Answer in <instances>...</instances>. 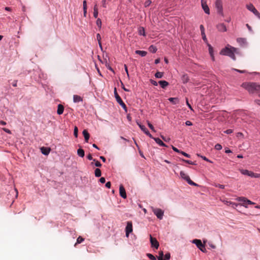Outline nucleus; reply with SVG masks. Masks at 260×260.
<instances>
[{
  "label": "nucleus",
  "mask_w": 260,
  "mask_h": 260,
  "mask_svg": "<svg viewBox=\"0 0 260 260\" xmlns=\"http://www.w3.org/2000/svg\"><path fill=\"white\" fill-rule=\"evenodd\" d=\"M217 29L219 31L224 32L226 31V27L223 23H220L217 26Z\"/></svg>",
  "instance_id": "13"
},
{
  "label": "nucleus",
  "mask_w": 260,
  "mask_h": 260,
  "mask_svg": "<svg viewBox=\"0 0 260 260\" xmlns=\"http://www.w3.org/2000/svg\"><path fill=\"white\" fill-rule=\"evenodd\" d=\"M155 142L161 146L166 147V145L159 138H153Z\"/></svg>",
  "instance_id": "20"
},
{
  "label": "nucleus",
  "mask_w": 260,
  "mask_h": 260,
  "mask_svg": "<svg viewBox=\"0 0 260 260\" xmlns=\"http://www.w3.org/2000/svg\"><path fill=\"white\" fill-rule=\"evenodd\" d=\"M133 231V224L132 221H128L125 228L126 236L128 237L129 233Z\"/></svg>",
  "instance_id": "8"
},
{
  "label": "nucleus",
  "mask_w": 260,
  "mask_h": 260,
  "mask_svg": "<svg viewBox=\"0 0 260 260\" xmlns=\"http://www.w3.org/2000/svg\"><path fill=\"white\" fill-rule=\"evenodd\" d=\"M96 25L98 26V27L99 28L101 27V26H102V21H101V20L100 18H98L96 20Z\"/></svg>",
  "instance_id": "36"
},
{
  "label": "nucleus",
  "mask_w": 260,
  "mask_h": 260,
  "mask_svg": "<svg viewBox=\"0 0 260 260\" xmlns=\"http://www.w3.org/2000/svg\"><path fill=\"white\" fill-rule=\"evenodd\" d=\"M170 257H171L170 253L168 252L165 254L164 259L166 260H169V259H170Z\"/></svg>",
  "instance_id": "45"
},
{
  "label": "nucleus",
  "mask_w": 260,
  "mask_h": 260,
  "mask_svg": "<svg viewBox=\"0 0 260 260\" xmlns=\"http://www.w3.org/2000/svg\"><path fill=\"white\" fill-rule=\"evenodd\" d=\"M217 13L223 15L222 2L221 0H216L215 3Z\"/></svg>",
  "instance_id": "6"
},
{
  "label": "nucleus",
  "mask_w": 260,
  "mask_h": 260,
  "mask_svg": "<svg viewBox=\"0 0 260 260\" xmlns=\"http://www.w3.org/2000/svg\"><path fill=\"white\" fill-rule=\"evenodd\" d=\"M181 177L186 180L187 183L191 185L197 186L198 185L196 183L193 182L189 178V177L183 171H181L180 173Z\"/></svg>",
  "instance_id": "3"
},
{
  "label": "nucleus",
  "mask_w": 260,
  "mask_h": 260,
  "mask_svg": "<svg viewBox=\"0 0 260 260\" xmlns=\"http://www.w3.org/2000/svg\"><path fill=\"white\" fill-rule=\"evenodd\" d=\"M78 127L77 126H75L74 129V135L76 138L78 137Z\"/></svg>",
  "instance_id": "38"
},
{
  "label": "nucleus",
  "mask_w": 260,
  "mask_h": 260,
  "mask_svg": "<svg viewBox=\"0 0 260 260\" xmlns=\"http://www.w3.org/2000/svg\"><path fill=\"white\" fill-rule=\"evenodd\" d=\"M168 100L170 102L175 105L179 102L178 99L177 98H170Z\"/></svg>",
  "instance_id": "24"
},
{
  "label": "nucleus",
  "mask_w": 260,
  "mask_h": 260,
  "mask_svg": "<svg viewBox=\"0 0 260 260\" xmlns=\"http://www.w3.org/2000/svg\"><path fill=\"white\" fill-rule=\"evenodd\" d=\"M240 200H244V201H246V204H250V202L251 201H250L249 200H248L246 198H242L241 199H240Z\"/></svg>",
  "instance_id": "54"
},
{
  "label": "nucleus",
  "mask_w": 260,
  "mask_h": 260,
  "mask_svg": "<svg viewBox=\"0 0 260 260\" xmlns=\"http://www.w3.org/2000/svg\"><path fill=\"white\" fill-rule=\"evenodd\" d=\"M138 33L140 35L145 36V29L143 27H140L138 29Z\"/></svg>",
  "instance_id": "25"
},
{
  "label": "nucleus",
  "mask_w": 260,
  "mask_h": 260,
  "mask_svg": "<svg viewBox=\"0 0 260 260\" xmlns=\"http://www.w3.org/2000/svg\"><path fill=\"white\" fill-rule=\"evenodd\" d=\"M150 240L151 246L155 248L156 249H157L159 247V243L157 241L156 239L155 238H153L150 235Z\"/></svg>",
  "instance_id": "10"
},
{
  "label": "nucleus",
  "mask_w": 260,
  "mask_h": 260,
  "mask_svg": "<svg viewBox=\"0 0 260 260\" xmlns=\"http://www.w3.org/2000/svg\"><path fill=\"white\" fill-rule=\"evenodd\" d=\"M234 70L237 72L240 73H245L246 72V71L245 70H239L235 69Z\"/></svg>",
  "instance_id": "62"
},
{
  "label": "nucleus",
  "mask_w": 260,
  "mask_h": 260,
  "mask_svg": "<svg viewBox=\"0 0 260 260\" xmlns=\"http://www.w3.org/2000/svg\"><path fill=\"white\" fill-rule=\"evenodd\" d=\"M3 130L4 131H5V132H6L8 134H11V132L10 130H9V129L8 128H3Z\"/></svg>",
  "instance_id": "57"
},
{
  "label": "nucleus",
  "mask_w": 260,
  "mask_h": 260,
  "mask_svg": "<svg viewBox=\"0 0 260 260\" xmlns=\"http://www.w3.org/2000/svg\"><path fill=\"white\" fill-rule=\"evenodd\" d=\"M198 156H200L201 157V158H202L204 160L207 161H208V162H212L211 161H210L209 159H208L207 157H206L205 156H202V155H200V154H197Z\"/></svg>",
  "instance_id": "47"
},
{
  "label": "nucleus",
  "mask_w": 260,
  "mask_h": 260,
  "mask_svg": "<svg viewBox=\"0 0 260 260\" xmlns=\"http://www.w3.org/2000/svg\"><path fill=\"white\" fill-rule=\"evenodd\" d=\"M201 35H202V38H203V40L207 44L208 43L207 39L206 37L205 33L204 32V34H201Z\"/></svg>",
  "instance_id": "48"
},
{
  "label": "nucleus",
  "mask_w": 260,
  "mask_h": 260,
  "mask_svg": "<svg viewBox=\"0 0 260 260\" xmlns=\"http://www.w3.org/2000/svg\"><path fill=\"white\" fill-rule=\"evenodd\" d=\"M158 83L162 88H165L169 85V83L164 80L159 81Z\"/></svg>",
  "instance_id": "19"
},
{
  "label": "nucleus",
  "mask_w": 260,
  "mask_h": 260,
  "mask_svg": "<svg viewBox=\"0 0 260 260\" xmlns=\"http://www.w3.org/2000/svg\"><path fill=\"white\" fill-rule=\"evenodd\" d=\"M193 243L195 244L199 249L203 252H206L207 250L205 246L202 243L201 240L194 239L192 241Z\"/></svg>",
  "instance_id": "5"
},
{
  "label": "nucleus",
  "mask_w": 260,
  "mask_h": 260,
  "mask_svg": "<svg viewBox=\"0 0 260 260\" xmlns=\"http://www.w3.org/2000/svg\"><path fill=\"white\" fill-rule=\"evenodd\" d=\"M240 172L243 175H247L250 177H252V172H251V171H249L247 170L242 169V170H240Z\"/></svg>",
  "instance_id": "14"
},
{
  "label": "nucleus",
  "mask_w": 260,
  "mask_h": 260,
  "mask_svg": "<svg viewBox=\"0 0 260 260\" xmlns=\"http://www.w3.org/2000/svg\"><path fill=\"white\" fill-rule=\"evenodd\" d=\"M148 125L149 127L153 131L155 132L154 126L149 121H147Z\"/></svg>",
  "instance_id": "40"
},
{
  "label": "nucleus",
  "mask_w": 260,
  "mask_h": 260,
  "mask_svg": "<svg viewBox=\"0 0 260 260\" xmlns=\"http://www.w3.org/2000/svg\"><path fill=\"white\" fill-rule=\"evenodd\" d=\"M100 181L102 183H104L106 182L105 178L104 177H101L100 179Z\"/></svg>",
  "instance_id": "59"
},
{
  "label": "nucleus",
  "mask_w": 260,
  "mask_h": 260,
  "mask_svg": "<svg viewBox=\"0 0 260 260\" xmlns=\"http://www.w3.org/2000/svg\"><path fill=\"white\" fill-rule=\"evenodd\" d=\"M182 80L183 83H186L189 81V77L187 75H183L182 76Z\"/></svg>",
  "instance_id": "27"
},
{
  "label": "nucleus",
  "mask_w": 260,
  "mask_h": 260,
  "mask_svg": "<svg viewBox=\"0 0 260 260\" xmlns=\"http://www.w3.org/2000/svg\"><path fill=\"white\" fill-rule=\"evenodd\" d=\"M42 153L44 155H48L50 151V149L43 147L41 148Z\"/></svg>",
  "instance_id": "18"
},
{
  "label": "nucleus",
  "mask_w": 260,
  "mask_h": 260,
  "mask_svg": "<svg viewBox=\"0 0 260 260\" xmlns=\"http://www.w3.org/2000/svg\"><path fill=\"white\" fill-rule=\"evenodd\" d=\"M119 194L120 196L123 199L126 198V193L123 186L121 184L119 186Z\"/></svg>",
  "instance_id": "11"
},
{
  "label": "nucleus",
  "mask_w": 260,
  "mask_h": 260,
  "mask_svg": "<svg viewBox=\"0 0 260 260\" xmlns=\"http://www.w3.org/2000/svg\"><path fill=\"white\" fill-rule=\"evenodd\" d=\"M246 8H247V9L249 11H251V12H252V10H253L254 9H255V8L254 7V6L253 5V4H248V5H246Z\"/></svg>",
  "instance_id": "30"
},
{
  "label": "nucleus",
  "mask_w": 260,
  "mask_h": 260,
  "mask_svg": "<svg viewBox=\"0 0 260 260\" xmlns=\"http://www.w3.org/2000/svg\"><path fill=\"white\" fill-rule=\"evenodd\" d=\"M96 39L98 41V43H99V44L100 45V46L101 47H102V44H101V36L99 34H98L96 35Z\"/></svg>",
  "instance_id": "35"
},
{
  "label": "nucleus",
  "mask_w": 260,
  "mask_h": 260,
  "mask_svg": "<svg viewBox=\"0 0 260 260\" xmlns=\"http://www.w3.org/2000/svg\"><path fill=\"white\" fill-rule=\"evenodd\" d=\"M164 255L163 251H159V255H158V257H164Z\"/></svg>",
  "instance_id": "61"
},
{
  "label": "nucleus",
  "mask_w": 260,
  "mask_h": 260,
  "mask_svg": "<svg viewBox=\"0 0 260 260\" xmlns=\"http://www.w3.org/2000/svg\"><path fill=\"white\" fill-rule=\"evenodd\" d=\"M135 53L136 54H139L141 56H145L147 54V52L145 51L136 50Z\"/></svg>",
  "instance_id": "23"
},
{
  "label": "nucleus",
  "mask_w": 260,
  "mask_h": 260,
  "mask_svg": "<svg viewBox=\"0 0 260 260\" xmlns=\"http://www.w3.org/2000/svg\"><path fill=\"white\" fill-rule=\"evenodd\" d=\"M98 16V10H93V17L96 18Z\"/></svg>",
  "instance_id": "51"
},
{
  "label": "nucleus",
  "mask_w": 260,
  "mask_h": 260,
  "mask_svg": "<svg viewBox=\"0 0 260 260\" xmlns=\"http://www.w3.org/2000/svg\"><path fill=\"white\" fill-rule=\"evenodd\" d=\"M84 238L82 237L79 236L77 239V242L75 243V246H76L77 244H80L82 243L84 241Z\"/></svg>",
  "instance_id": "32"
},
{
  "label": "nucleus",
  "mask_w": 260,
  "mask_h": 260,
  "mask_svg": "<svg viewBox=\"0 0 260 260\" xmlns=\"http://www.w3.org/2000/svg\"><path fill=\"white\" fill-rule=\"evenodd\" d=\"M95 176L96 177H99L101 176V171L100 169H96L94 171Z\"/></svg>",
  "instance_id": "29"
},
{
  "label": "nucleus",
  "mask_w": 260,
  "mask_h": 260,
  "mask_svg": "<svg viewBox=\"0 0 260 260\" xmlns=\"http://www.w3.org/2000/svg\"><path fill=\"white\" fill-rule=\"evenodd\" d=\"M242 198H245V197H239L238 198H237V200L239 202H242V205L243 206H244L245 207H247L246 206H245V205L246 204V201H244V200H240V199H242Z\"/></svg>",
  "instance_id": "34"
},
{
  "label": "nucleus",
  "mask_w": 260,
  "mask_h": 260,
  "mask_svg": "<svg viewBox=\"0 0 260 260\" xmlns=\"http://www.w3.org/2000/svg\"><path fill=\"white\" fill-rule=\"evenodd\" d=\"M83 101L82 98L78 95H74L73 96V101L74 103H78L80 102H82Z\"/></svg>",
  "instance_id": "17"
},
{
  "label": "nucleus",
  "mask_w": 260,
  "mask_h": 260,
  "mask_svg": "<svg viewBox=\"0 0 260 260\" xmlns=\"http://www.w3.org/2000/svg\"><path fill=\"white\" fill-rule=\"evenodd\" d=\"M83 15L84 17L86 16L87 14V4L86 0H84L83 2Z\"/></svg>",
  "instance_id": "22"
},
{
  "label": "nucleus",
  "mask_w": 260,
  "mask_h": 260,
  "mask_svg": "<svg viewBox=\"0 0 260 260\" xmlns=\"http://www.w3.org/2000/svg\"><path fill=\"white\" fill-rule=\"evenodd\" d=\"M237 41L241 46L244 47L246 45V41L244 38H239L237 39Z\"/></svg>",
  "instance_id": "12"
},
{
  "label": "nucleus",
  "mask_w": 260,
  "mask_h": 260,
  "mask_svg": "<svg viewBox=\"0 0 260 260\" xmlns=\"http://www.w3.org/2000/svg\"><path fill=\"white\" fill-rule=\"evenodd\" d=\"M200 27L201 31V34H204V32H205L204 26L203 25H201Z\"/></svg>",
  "instance_id": "58"
},
{
  "label": "nucleus",
  "mask_w": 260,
  "mask_h": 260,
  "mask_svg": "<svg viewBox=\"0 0 260 260\" xmlns=\"http://www.w3.org/2000/svg\"><path fill=\"white\" fill-rule=\"evenodd\" d=\"M151 4V1L150 0H147L146 1H145V3H144V6L145 7H147L149 6Z\"/></svg>",
  "instance_id": "41"
},
{
  "label": "nucleus",
  "mask_w": 260,
  "mask_h": 260,
  "mask_svg": "<svg viewBox=\"0 0 260 260\" xmlns=\"http://www.w3.org/2000/svg\"><path fill=\"white\" fill-rule=\"evenodd\" d=\"M152 210L153 213L157 216V217L159 219H162L164 212L163 210L159 208H155L152 207Z\"/></svg>",
  "instance_id": "7"
},
{
  "label": "nucleus",
  "mask_w": 260,
  "mask_h": 260,
  "mask_svg": "<svg viewBox=\"0 0 260 260\" xmlns=\"http://www.w3.org/2000/svg\"><path fill=\"white\" fill-rule=\"evenodd\" d=\"M163 74L162 72H157L155 73V76L157 78H161L163 76Z\"/></svg>",
  "instance_id": "33"
},
{
  "label": "nucleus",
  "mask_w": 260,
  "mask_h": 260,
  "mask_svg": "<svg viewBox=\"0 0 260 260\" xmlns=\"http://www.w3.org/2000/svg\"><path fill=\"white\" fill-rule=\"evenodd\" d=\"M172 149L177 152V153H181V151H180L179 149H178L177 148H176L175 147H174V146H172Z\"/></svg>",
  "instance_id": "49"
},
{
  "label": "nucleus",
  "mask_w": 260,
  "mask_h": 260,
  "mask_svg": "<svg viewBox=\"0 0 260 260\" xmlns=\"http://www.w3.org/2000/svg\"><path fill=\"white\" fill-rule=\"evenodd\" d=\"M137 123L142 131H143V132L146 131L145 130L147 129V128L145 127L144 125H142L139 123Z\"/></svg>",
  "instance_id": "42"
},
{
  "label": "nucleus",
  "mask_w": 260,
  "mask_h": 260,
  "mask_svg": "<svg viewBox=\"0 0 260 260\" xmlns=\"http://www.w3.org/2000/svg\"><path fill=\"white\" fill-rule=\"evenodd\" d=\"M94 161H95V166L98 167H101L102 166V164L98 160H96L95 159H93Z\"/></svg>",
  "instance_id": "39"
},
{
  "label": "nucleus",
  "mask_w": 260,
  "mask_h": 260,
  "mask_svg": "<svg viewBox=\"0 0 260 260\" xmlns=\"http://www.w3.org/2000/svg\"><path fill=\"white\" fill-rule=\"evenodd\" d=\"M182 161H184V162H185L188 164H190V165H195V163L194 162H192L190 160H185V159H181Z\"/></svg>",
  "instance_id": "43"
},
{
  "label": "nucleus",
  "mask_w": 260,
  "mask_h": 260,
  "mask_svg": "<svg viewBox=\"0 0 260 260\" xmlns=\"http://www.w3.org/2000/svg\"><path fill=\"white\" fill-rule=\"evenodd\" d=\"M252 12L257 17V18L260 20V13L258 12V11L255 8L254 9Z\"/></svg>",
  "instance_id": "31"
},
{
  "label": "nucleus",
  "mask_w": 260,
  "mask_h": 260,
  "mask_svg": "<svg viewBox=\"0 0 260 260\" xmlns=\"http://www.w3.org/2000/svg\"><path fill=\"white\" fill-rule=\"evenodd\" d=\"M185 124H186V125L190 126V125H192V122H191V121H186L185 122Z\"/></svg>",
  "instance_id": "63"
},
{
  "label": "nucleus",
  "mask_w": 260,
  "mask_h": 260,
  "mask_svg": "<svg viewBox=\"0 0 260 260\" xmlns=\"http://www.w3.org/2000/svg\"><path fill=\"white\" fill-rule=\"evenodd\" d=\"M64 111V107L61 105L59 104L57 107V113L58 115H61L63 113Z\"/></svg>",
  "instance_id": "15"
},
{
  "label": "nucleus",
  "mask_w": 260,
  "mask_h": 260,
  "mask_svg": "<svg viewBox=\"0 0 260 260\" xmlns=\"http://www.w3.org/2000/svg\"><path fill=\"white\" fill-rule=\"evenodd\" d=\"M150 82L152 84H153V85L154 86H157V82L153 80H152L151 79L150 80Z\"/></svg>",
  "instance_id": "55"
},
{
  "label": "nucleus",
  "mask_w": 260,
  "mask_h": 260,
  "mask_svg": "<svg viewBox=\"0 0 260 260\" xmlns=\"http://www.w3.org/2000/svg\"><path fill=\"white\" fill-rule=\"evenodd\" d=\"M77 154L80 157H84V151L82 149H78L77 150Z\"/></svg>",
  "instance_id": "26"
},
{
  "label": "nucleus",
  "mask_w": 260,
  "mask_h": 260,
  "mask_svg": "<svg viewBox=\"0 0 260 260\" xmlns=\"http://www.w3.org/2000/svg\"><path fill=\"white\" fill-rule=\"evenodd\" d=\"M147 256L151 260H156L155 257L152 254L150 253H147Z\"/></svg>",
  "instance_id": "37"
},
{
  "label": "nucleus",
  "mask_w": 260,
  "mask_h": 260,
  "mask_svg": "<svg viewBox=\"0 0 260 260\" xmlns=\"http://www.w3.org/2000/svg\"><path fill=\"white\" fill-rule=\"evenodd\" d=\"M215 148L216 150H221L222 149V146H221V145L220 144H217L215 146Z\"/></svg>",
  "instance_id": "46"
},
{
  "label": "nucleus",
  "mask_w": 260,
  "mask_h": 260,
  "mask_svg": "<svg viewBox=\"0 0 260 260\" xmlns=\"http://www.w3.org/2000/svg\"><path fill=\"white\" fill-rule=\"evenodd\" d=\"M149 51L152 53H155L157 51V48L155 46L153 45H151L149 47Z\"/></svg>",
  "instance_id": "28"
},
{
  "label": "nucleus",
  "mask_w": 260,
  "mask_h": 260,
  "mask_svg": "<svg viewBox=\"0 0 260 260\" xmlns=\"http://www.w3.org/2000/svg\"><path fill=\"white\" fill-rule=\"evenodd\" d=\"M215 186L221 189H223L224 188V185L220 184H216Z\"/></svg>",
  "instance_id": "56"
},
{
  "label": "nucleus",
  "mask_w": 260,
  "mask_h": 260,
  "mask_svg": "<svg viewBox=\"0 0 260 260\" xmlns=\"http://www.w3.org/2000/svg\"><path fill=\"white\" fill-rule=\"evenodd\" d=\"M186 105H187V106L188 107V108L191 110H193L192 108V107L190 105V104L188 103V99L186 98Z\"/></svg>",
  "instance_id": "50"
},
{
  "label": "nucleus",
  "mask_w": 260,
  "mask_h": 260,
  "mask_svg": "<svg viewBox=\"0 0 260 260\" xmlns=\"http://www.w3.org/2000/svg\"><path fill=\"white\" fill-rule=\"evenodd\" d=\"M114 95L117 103L123 108L125 112H127L126 106L122 101L120 96L118 95L116 88L114 89Z\"/></svg>",
  "instance_id": "4"
},
{
  "label": "nucleus",
  "mask_w": 260,
  "mask_h": 260,
  "mask_svg": "<svg viewBox=\"0 0 260 260\" xmlns=\"http://www.w3.org/2000/svg\"><path fill=\"white\" fill-rule=\"evenodd\" d=\"M201 5L203 9L204 10V12L207 14H210V9L207 4V2L205 0H201Z\"/></svg>",
  "instance_id": "9"
},
{
  "label": "nucleus",
  "mask_w": 260,
  "mask_h": 260,
  "mask_svg": "<svg viewBox=\"0 0 260 260\" xmlns=\"http://www.w3.org/2000/svg\"><path fill=\"white\" fill-rule=\"evenodd\" d=\"M233 132V131L232 129H227V130L225 131L224 132V133H225V134H230L232 133Z\"/></svg>",
  "instance_id": "52"
},
{
  "label": "nucleus",
  "mask_w": 260,
  "mask_h": 260,
  "mask_svg": "<svg viewBox=\"0 0 260 260\" xmlns=\"http://www.w3.org/2000/svg\"><path fill=\"white\" fill-rule=\"evenodd\" d=\"M207 45L209 47V53L211 55V56L212 57V60H214V57L213 56V47L211 46V45L210 44H209V43H207Z\"/></svg>",
  "instance_id": "21"
},
{
  "label": "nucleus",
  "mask_w": 260,
  "mask_h": 260,
  "mask_svg": "<svg viewBox=\"0 0 260 260\" xmlns=\"http://www.w3.org/2000/svg\"><path fill=\"white\" fill-rule=\"evenodd\" d=\"M254 103H255L256 104H257V105H258L260 106V100H255L254 101Z\"/></svg>",
  "instance_id": "64"
},
{
  "label": "nucleus",
  "mask_w": 260,
  "mask_h": 260,
  "mask_svg": "<svg viewBox=\"0 0 260 260\" xmlns=\"http://www.w3.org/2000/svg\"><path fill=\"white\" fill-rule=\"evenodd\" d=\"M181 153L184 156L187 157H188L189 158L190 157V155L186 153H185V152H183V151H181Z\"/></svg>",
  "instance_id": "53"
},
{
  "label": "nucleus",
  "mask_w": 260,
  "mask_h": 260,
  "mask_svg": "<svg viewBox=\"0 0 260 260\" xmlns=\"http://www.w3.org/2000/svg\"><path fill=\"white\" fill-rule=\"evenodd\" d=\"M253 177V178H259L260 177V174L254 173L252 172V177Z\"/></svg>",
  "instance_id": "44"
},
{
  "label": "nucleus",
  "mask_w": 260,
  "mask_h": 260,
  "mask_svg": "<svg viewBox=\"0 0 260 260\" xmlns=\"http://www.w3.org/2000/svg\"><path fill=\"white\" fill-rule=\"evenodd\" d=\"M242 87L247 90L250 94L257 93L260 97V84L255 82H244Z\"/></svg>",
  "instance_id": "1"
},
{
  "label": "nucleus",
  "mask_w": 260,
  "mask_h": 260,
  "mask_svg": "<svg viewBox=\"0 0 260 260\" xmlns=\"http://www.w3.org/2000/svg\"><path fill=\"white\" fill-rule=\"evenodd\" d=\"M107 188H110L111 187V182L110 181L107 182L105 185Z\"/></svg>",
  "instance_id": "60"
},
{
  "label": "nucleus",
  "mask_w": 260,
  "mask_h": 260,
  "mask_svg": "<svg viewBox=\"0 0 260 260\" xmlns=\"http://www.w3.org/2000/svg\"><path fill=\"white\" fill-rule=\"evenodd\" d=\"M239 50L238 48L229 45L222 49L220 52V54L228 56L234 60L236 59L235 54H239Z\"/></svg>",
  "instance_id": "2"
},
{
  "label": "nucleus",
  "mask_w": 260,
  "mask_h": 260,
  "mask_svg": "<svg viewBox=\"0 0 260 260\" xmlns=\"http://www.w3.org/2000/svg\"><path fill=\"white\" fill-rule=\"evenodd\" d=\"M82 133L84 137L85 142H88V140L89 139L90 135H89V133H88L86 129H84V130H83Z\"/></svg>",
  "instance_id": "16"
}]
</instances>
